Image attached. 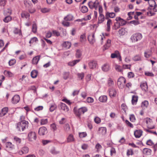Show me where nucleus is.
Wrapping results in <instances>:
<instances>
[{
	"label": "nucleus",
	"mask_w": 157,
	"mask_h": 157,
	"mask_svg": "<svg viewBox=\"0 0 157 157\" xmlns=\"http://www.w3.org/2000/svg\"><path fill=\"white\" fill-rule=\"evenodd\" d=\"M50 152L53 155H56L59 153V151L56 150L54 148H52Z\"/></svg>",
	"instance_id": "09e8293b"
},
{
	"label": "nucleus",
	"mask_w": 157,
	"mask_h": 157,
	"mask_svg": "<svg viewBox=\"0 0 157 157\" xmlns=\"http://www.w3.org/2000/svg\"><path fill=\"white\" fill-rule=\"evenodd\" d=\"M20 100L19 95H15L12 98L11 102L13 104H16L19 102Z\"/></svg>",
	"instance_id": "2eb2a0df"
},
{
	"label": "nucleus",
	"mask_w": 157,
	"mask_h": 157,
	"mask_svg": "<svg viewBox=\"0 0 157 157\" xmlns=\"http://www.w3.org/2000/svg\"><path fill=\"white\" fill-rule=\"evenodd\" d=\"M151 129L148 128V129H146L145 130L147 132H148L150 133L153 134L155 135H157V134L156 131H153L151 130Z\"/></svg>",
	"instance_id": "5fc2aeb1"
},
{
	"label": "nucleus",
	"mask_w": 157,
	"mask_h": 157,
	"mask_svg": "<svg viewBox=\"0 0 157 157\" xmlns=\"http://www.w3.org/2000/svg\"><path fill=\"white\" fill-rule=\"evenodd\" d=\"M14 140L18 144H20L21 143V139L18 138V137L17 136H15L14 137Z\"/></svg>",
	"instance_id": "69168bd1"
},
{
	"label": "nucleus",
	"mask_w": 157,
	"mask_h": 157,
	"mask_svg": "<svg viewBox=\"0 0 157 157\" xmlns=\"http://www.w3.org/2000/svg\"><path fill=\"white\" fill-rule=\"evenodd\" d=\"M69 75V72H65L63 74V78L66 80L68 78Z\"/></svg>",
	"instance_id": "680f3d73"
},
{
	"label": "nucleus",
	"mask_w": 157,
	"mask_h": 157,
	"mask_svg": "<svg viewBox=\"0 0 157 157\" xmlns=\"http://www.w3.org/2000/svg\"><path fill=\"white\" fill-rule=\"evenodd\" d=\"M105 40V44L104 46L105 50L108 49L110 46L111 40Z\"/></svg>",
	"instance_id": "7c9ffc66"
},
{
	"label": "nucleus",
	"mask_w": 157,
	"mask_h": 157,
	"mask_svg": "<svg viewBox=\"0 0 157 157\" xmlns=\"http://www.w3.org/2000/svg\"><path fill=\"white\" fill-rule=\"evenodd\" d=\"M98 4V2L97 0L94 2L91 1L88 3V6L91 9L95 8V10L97 9Z\"/></svg>",
	"instance_id": "423d86ee"
},
{
	"label": "nucleus",
	"mask_w": 157,
	"mask_h": 157,
	"mask_svg": "<svg viewBox=\"0 0 157 157\" xmlns=\"http://www.w3.org/2000/svg\"><path fill=\"white\" fill-rule=\"evenodd\" d=\"M138 97L137 96L133 95L132 97V103L133 105H136L138 101Z\"/></svg>",
	"instance_id": "2f4dec72"
},
{
	"label": "nucleus",
	"mask_w": 157,
	"mask_h": 157,
	"mask_svg": "<svg viewBox=\"0 0 157 157\" xmlns=\"http://www.w3.org/2000/svg\"><path fill=\"white\" fill-rule=\"evenodd\" d=\"M115 69L118 72H121L122 71L121 67L120 66L117 64L115 65Z\"/></svg>",
	"instance_id": "3c124183"
},
{
	"label": "nucleus",
	"mask_w": 157,
	"mask_h": 157,
	"mask_svg": "<svg viewBox=\"0 0 157 157\" xmlns=\"http://www.w3.org/2000/svg\"><path fill=\"white\" fill-rule=\"evenodd\" d=\"M4 74L5 75L9 77H12L13 75V74L10 71L6 70L4 71Z\"/></svg>",
	"instance_id": "e433bc0d"
},
{
	"label": "nucleus",
	"mask_w": 157,
	"mask_h": 157,
	"mask_svg": "<svg viewBox=\"0 0 157 157\" xmlns=\"http://www.w3.org/2000/svg\"><path fill=\"white\" fill-rule=\"evenodd\" d=\"M73 17L71 14L68 15L64 17V19L66 21H71L73 20Z\"/></svg>",
	"instance_id": "37998d69"
},
{
	"label": "nucleus",
	"mask_w": 157,
	"mask_h": 157,
	"mask_svg": "<svg viewBox=\"0 0 157 157\" xmlns=\"http://www.w3.org/2000/svg\"><path fill=\"white\" fill-rule=\"evenodd\" d=\"M118 33L121 35H123L127 33V31L126 29L122 28L119 30Z\"/></svg>",
	"instance_id": "f704fd0d"
},
{
	"label": "nucleus",
	"mask_w": 157,
	"mask_h": 157,
	"mask_svg": "<svg viewBox=\"0 0 157 157\" xmlns=\"http://www.w3.org/2000/svg\"><path fill=\"white\" fill-rule=\"evenodd\" d=\"M81 12L83 13H85L88 11V9L86 6H82L81 7Z\"/></svg>",
	"instance_id": "a18cd8bd"
},
{
	"label": "nucleus",
	"mask_w": 157,
	"mask_h": 157,
	"mask_svg": "<svg viewBox=\"0 0 157 157\" xmlns=\"http://www.w3.org/2000/svg\"><path fill=\"white\" fill-rule=\"evenodd\" d=\"M80 61L79 59L74 60L68 63V65L70 66H73L75 65L77 63Z\"/></svg>",
	"instance_id": "72a5a7b5"
},
{
	"label": "nucleus",
	"mask_w": 157,
	"mask_h": 157,
	"mask_svg": "<svg viewBox=\"0 0 157 157\" xmlns=\"http://www.w3.org/2000/svg\"><path fill=\"white\" fill-rule=\"evenodd\" d=\"M50 9L44 8L41 9V11L43 13H46L49 12L50 11Z\"/></svg>",
	"instance_id": "13d9d810"
},
{
	"label": "nucleus",
	"mask_w": 157,
	"mask_h": 157,
	"mask_svg": "<svg viewBox=\"0 0 157 157\" xmlns=\"http://www.w3.org/2000/svg\"><path fill=\"white\" fill-rule=\"evenodd\" d=\"M150 7H149L148 9L150 10L147 12V15L149 16H154L155 15V12H153V8L156 7L157 4L155 2L154 0H149L147 1Z\"/></svg>",
	"instance_id": "f257e3e1"
},
{
	"label": "nucleus",
	"mask_w": 157,
	"mask_h": 157,
	"mask_svg": "<svg viewBox=\"0 0 157 157\" xmlns=\"http://www.w3.org/2000/svg\"><path fill=\"white\" fill-rule=\"evenodd\" d=\"M129 119L132 122H134L136 120L135 116L133 114H131L130 116Z\"/></svg>",
	"instance_id": "338daca9"
},
{
	"label": "nucleus",
	"mask_w": 157,
	"mask_h": 157,
	"mask_svg": "<svg viewBox=\"0 0 157 157\" xmlns=\"http://www.w3.org/2000/svg\"><path fill=\"white\" fill-rule=\"evenodd\" d=\"M151 50H148L145 51L144 53V57L147 58H148L151 56Z\"/></svg>",
	"instance_id": "393cba45"
},
{
	"label": "nucleus",
	"mask_w": 157,
	"mask_h": 157,
	"mask_svg": "<svg viewBox=\"0 0 157 157\" xmlns=\"http://www.w3.org/2000/svg\"><path fill=\"white\" fill-rule=\"evenodd\" d=\"M140 86L142 89L145 91H147L148 90V87L147 84L146 82L141 83Z\"/></svg>",
	"instance_id": "bb28decb"
},
{
	"label": "nucleus",
	"mask_w": 157,
	"mask_h": 157,
	"mask_svg": "<svg viewBox=\"0 0 157 157\" xmlns=\"http://www.w3.org/2000/svg\"><path fill=\"white\" fill-rule=\"evenodd\" d=\"M64 130L67 132H68L70 130V126L68 124H66L64 127Z\"/></svg>",
	"instance_id": "8fccbe9b"
},
{
	"label": "nucleus",
	"mask_w": 157,
	"mask_h": 157,
	"mask_svg": "<svg viewBox=\"0 0 157 157\" xmlns=\"http://www.w3.org/2000/svg\"><path fill=\"white\" fill-rule=\"evenodd\" d=\"M108 21L107 22V28L106 30L109 32L110 30V25L112 24V20L110 19H107Z\"/></svg>",
	"instance_id": "a878e982"
},
{
	"label": "nucleus",
	"mask_w": 157,
	"mask_h": 157,
	"mask_svg": "<svg viewBox=\"0 0 157 157\" xmlns=\"http://www.w3.org/2000/svg\"><path fill=\"white\" fill-rule=\"evenodd\" d=\"M16 63V60L14 59H12L10 60L9 62V64L10 66H12Z\"/></svg>",
	"instance_id": "0e129e2a"
},
{
	"label": "nucleus",
	"mask_w": 157,
	"mask_h": 157,
	"mask_svg": "<svg viewBox=\"0 0 157 157\" xmlns=\"http://www.w3.org/2000/svg\"><path fill=\"white\" fill-rule=\"evenodd\" d=\"M12 17L10 16H7L3 19V21L5 23H8L11 21Z\"/></svg>",
	"instance_id": "4c0bfd02"
},
{
	"label": "nucleus",
	"mask_w": 157,
	"mask_h": 157,
	"mask_svg": "<svg viewBox=\"0 0 157 157\" xmlns=\"http://www.w3.org/2000/svg\"><path fill=\"white\" fill-rule=\"evenodd\" d=\"M109 95L111 98L115 97L117 93L116 90L114 88H110L108 90Z\"/></svg>",
	"instance_id": "9b49d317"
},
{
	"label": "nucleus",
	"mask_w": 157,
	"mask_h": 157,
	"mask_svg": "<svg viewBox=\"0 0 157 157\" xmlns=\"http://www.w3.org/2000/svg\"><path fill=\"white\" fill-rule=\"evenodd\" d=\"M111 57L112 58H117L119 59L120 61L121 60V56L118 51H115L114 53H112L111 55Z\"/></svg>",
	"instance_id": "9d476101"
},
{
	"label": "nucleus",
	"mask_w": 157,
	"mask_h": 157,
	"mask_svg": "<svg viewBox=\"0 0 157 157\" xmlns=\"http://www.w3.org/2000/svg\"><path fill=\"white\" fill-rule=\"evenodd\" d=\"M21 17L22 18H29L30 17V15L27 12H22L21 14Z\"/></svg>",
	"instance_id": "ea45409f"
},
{
	"label": "nucleus",
	"mask_w": 157,
	"mask_h": 157,
	"mask_svg": "<svg viewBox=\"0 0 157 157\" xmlns=\"http://www.w3.org/2000/svg\"><path fill=\"white\" fill-rule=\"evenodd\" d=\"M8 108L5 107L3 108L0 112V116L2 117L5 115L8 111Z\"/></svg>",
	"instance_id": "4be33fe9"
},
{
	"label": "nucleus",
	"mask_w": 157,
	"mask_h": 157,
	"mask_svg": "<svg viewBox=\"0 0 157 157\" xmlns=\"http://www.w3.org/2000/svg\"><path fill=\"white\" fill-rule=\"evenodd\" d=\"M107 96L103 95L100 96L99 98V101L102 102H105L107 101Z\"/></svg>",
	"instance_id": "473e14b6"
},
{
	"label": "nucleus",
	"mask_w": 157,
	"mask_h": 157,
	"mask_svg": "<svg viewBox=\"0 0 157 157\" xmlns=\"http://www.w3.org/2000/svg\"><path fill=\"white\" fill-rule=\"evenodd\" d=\"M75 140V139L74 137L71 134H70L67 138V142L70 143L71 142H74Z\"/></svg>",
	"instance_id": "b1692460"
},
{
	"label": "nucleus",
	"mask_w": 157,
	"mask_h": 157,
	"mask_svg": "<svg viewBox=\"0 0 157 157\" xmlns=\"http://www.w3.org/2000/svg\"><path fill=\"white\" fill-rule=\"evenodd\" d=\"M28 137L30 140H35L36 138V133L34 132H30L28 134Z\"/></svg>",
	"instance_id": "dca6fc26"
},
{
	"label": "nucleus",
	"mask_w": 157,
	"mask_h": 157,
	"mask_svg": "<svg viewBox=\"0 0 157 157\" xmlns=\"http://www.w3.org/2000/svg\"><path fill=\"white\" fill-rule=\"evenodd\" d=\"M12 13V10L11 8H9L7 9L5 12V15L7 16H10L11 14Z\"/></svg>",
	"instance_id": "49530a36"
},
{
	"label": "nucleus",
	"mask_w": 157,
	"mask_h": 157,
	"mask_svg": "<svg viewBox=\"0 0 157 157\" xmlns=\"http://www.w3.org/2000/svg\"><path fill=\"white\" fill-rule=\"evenodd\" d=\"M6 147L10 150H12L14 147V146L10 142H8L6 143Z\"/></svg>",
	"instance_id": "79ce46f5"
},
{
	"label": "nucleus",
	"mask_w": 157,
	"mask_h": 157,
	"mask_svg": "<svg viewBox=\"0 0 157 157\" xmlns=\"http://www.w3.org/2000/svg\"><path fill=\"white\" fill-rule=\"evenodd\" d=\"M89 66L90 69H94L96 68L98 66L97 62L95 60H91L89 63Z\"/></svg>",
	"instance_id": "0eeeda50"
},
{
	"label": "nucleus",
	"mask_w": 157,
	"mask_h": 157,
	"mask_svg": "<svg viewBox=\"0 0 157 157\" xmlns=\"http://www.w3.org/2000/svg\"><path fill=\"white\" fill-rule=\"evenodd\" d=\"M144 121H145L148 128L153 129L155 128L154 125L153 123L152 120L150 118L147 117L144 119Z\"/></svg>",
	"instance_id": "20e7f679"
},
{
	"label": "nucleus",
	"mask_w": 157,
	"mask_h": 157,
	"mask_svg": "<svg viewBox=\"0 0 157 157\" xmlns=\"http://www.w3.org/2000/svg\"><path fill=\"white\" fill-rule=\"evenodd\" d=\"M37 30V26L36 24H34L33 25L32 31L34 33H35L36 32Z\"/></svg>",
	"instance_id": "864d4df0"
},
{
	"label": "nucleus",
	"mask_w": 157,
	"mask_h": 157,
	"mask_svg": "<svg viewBox=\"0 0 157 157\" xmlns=\"http://www.w3.org/2000/svg\"><path fill=\"white\" fill-rule=\"evenodd\" d=\"M105 18L103 14H99L98 18V24H101L105 20Z\"/></svg>",
	"instance_id": "cd10ccee"
},
{
	"label": "nucleus",
	"mask_w": 157,
	"mask_h": 157,
	"mask_svg": "<svg viewBox=\"0 0 157 157\" xmlns=\"http://www.w3.org/2000/svg\"><path fill=\"white\" fill-rule=\"evenodd\" d=\"M40 55L34 57L32 59V63L33 64H37L40 59Z\"/></svg>",
	"instance_id": "6ab92c4d"
},
{
	"label": "nucleus",
	"mask_w": 157,
	"mask_h": 157,
	"mask_svg": "<svg viewBox=\"0 0 157 157\" xmlns=\"http://www.w3.org/2000/svg\"><path fill=\"white\" fill-rule=\"evenodd\" d=\"M87 107H83L79 108L77 111H74L75 113L77 116H80L82 114H84L87 111Z\"/></svg>",
	"instance_id": "39448f33"
},
{
	"label": "nucleus",
	"mask_w": 157,
	"mask_h": 157,
	"mask_svg": "<svg viewBox=\"0 0 157 157\" xmlns=\"http://www.w3.org/2000/svg\"><path fill=\"white\" fill-rule=\"evenodd\" d=\"M13 32L15 34H18L20 36H21L22 35L21 30L18 28H15Z\"/></svg>",
	"instance_id": "c03bdc74"
},
{
	"label": "nucleus",
	"mask_w": 157,
	"mask_h": 157,
	"mask_svg": "<svg viewBox=\"0 0 157 157\" xmlns=\"http://www.w3.org/2000/svg\"><path fill=\"white\" fill-rule=\"evenodd\" d=\"M142 36L141 33H137L133 34L131 36L130 39H141Z\"/></svg>",
	"instance_id": "6e6552de"
},
{
	"label": "nucleus",
	"mask_w": 157,
	"mask_h": 157,
	"mask_svg": "<svg viewBox=\"0 0 157 157\" xmlns=\"http://www.w3.org/2000/svg\"><path fill=\"white\" fill-rule=\"evenodd\" d=\"M154 143L151 140H147L146 142V144L148 145L153 146V145H154Z\"/></svg>",
	"instance_id": "e2e57ef3"
},
{
	"label": "nucleus",
	"mask_w": 157,
	"mask_h": 157,
	"mask_svg": "<svg viewBox=\"0 0 157 157\" xmlns=\"http://www.w3.org/2000/svg\"><path fill=\"white\" fill-rule=\"evenodd\" d=\"M151 150L150 149L144 148L143 150V153L145 155H150L151 154Z\"/></svg>",
	"instance_id": "c85d7f7f"
},
{
	"label": "nucleus",
	"mask_w": 157,
	"mask_h": 157,
	"mask_svg": "<svg viewBox=\"0 0 157 157\" xmlns=\"http://www.w3.org/2000/svg\"><path fill=\"white\" fill-rule=\"evenodd\" d=\"M38 74V72L36 70H33L31 73V75L33 78H36Z\"/></svg>",
	"instance_id": "a19ab883"
},
{
	"label": "nucleus",
	"mask_w": 157,
	"mask_h": 157,
	"mask_svg": "<svg viewBox=\"0 0 157 157\" xmlns=\"http://www.w3.org/2000/svg\"><path fill=\"white\" fill-rule=\"evenodd\" d=\"M126 82L125 79L123 77L119 78L117 82V84L119 88L122 89L124 88Z\"/></svg>",
	"instance_id": "7ed1b4c3"
},
{
	"label": "nucleus",
	"mask_w": 157,
	"mask_h": 157,
	"mask_svg": "<svg viewBox=\"0 0 157 157\" xmlns=\"http://www.w3.org/2000/svg\"><path fill=\"white\" fill-rule=\"evenodd\" d=\"M120 26L121 25H120V24H119V23L117 21V22L115 23L114 24V26L113 27V29H114L116 30L118 29L120 27Z\"/></svg>",
	"instance_id": "bf43d9fd"
},
{
	"label": "nucleus",
	"mask_w": 157,
	"mask_h": 157,
	"mask_svg": "<svg viewBox=\"0 0 157 157\" xmlns=\"http://www.w3.org/2000/svg\"><path fill=\"white\" fill-rule=\"evenodd\" d=\"M132 59L134 61H140L141 60V55H136L132 58Z\"/></svg>",
	"instance_id": "5701e85b"
},
{
	"label": "nucleus",
	"mask_w": 157,
	"mask_h": 157,
	"mask_svg": "<svg viewBox=\"0 0 157 157\" xmlns=\"http://www.w3.org/2000/svg\"><path fill=\"white\" fill-rule=\"evenodd\" d=\"M51 129L53 131H55L57 129L56 125L55 123H53L50 125Z\"/></svg>",
	"instance_id": "774afa93"
},
{
	"label": "nucleus",
	"mask_w": 157,
	"mask_h": 157,
	"mask_svg": "<svg viewBox=\"0 0 157 157\" xmlns=\"http://www.w3.org/2000/svg\"><path fill=\"white\" fill-rule=\"evenodd\" d=\"M52 36L57 37L59 36L60 35L59 32L56 30H53L52 32Z\"/></svg>",
	"instance_id": "de8ad7c7"
},
{
	"label": "nucleus",
	"mask_w": 157,
	"mask_h": 157,
	"mask_svg": "<svg viewBox=\"0 0 157 157\" xmlns=\"http://www.w3.org/2000/svg\"><path fill=\"white\" fill-rule=\"evenodd\" d=\"M142 132L141 130H136L134 132V135L136 138H139L142 135Z\"/></svg>",
	"instance_id": "aec40b11"
},
{
	"label": "nucleus",
	"mask_w": 157,
	"mask_h": 157,
	"mask_svg": "<svg viewBox=\"0 0 157 157\" xmlns=\"http://www.w3.org/2000/svg\"><path fill=\"white\" fill-rule=\"evenodd\" d=\"M148 105V102L147 101H144L142 103L141 107L143 109H145Z\"/></svg>",
	"instance_id": "58836bf2"
},
{
	"label": "nucleus",
	"mask_w": 157,
	"mask_h": 157,
	"mask_svg": "<svg viewBox=\"0 0 157 157\" xmlns=\"http://www.w3.org/2000/svg\"><path fill=\"white\" fill-rule=\"evenodd\" d=\"M98 134L100 135H105L106 133V128L105 127H101L98 128Z\"/></svg>",
	"instance_id": "4468645a"
},
{
	"label": "nucleus",
	"mask_w": 157,
	"mask_h": 157,
	"mask_svg": "<svg viewBox=\"0 0 157 157\" xmlns=\"http://www.w3.org/2000/svg\"><path fill=\"white\" fill-rule=\"evenodd\" d=\"M56 106L55 104L51 105L50 108V111L51 112H52L56 108Z\"/></svg>",
	"instance_id": "4d7b16f0"
},
{
	"label": "nucleus",
	"mask_w": 157,
	"mask_h": 157,
	"mask_svg": "<svg viewBox=\"0 0 157 157\" xmlns=\"http://www.w3.org/2000/svg\"><path fill=\"white\" fill-rule=\"evenodd\" d=\"M47 132V129L45 127H41L39 128L38 133L40 135L43 136Z\"/></svg>",
	"instance_id": "f8f14e48"
},
{
	"label": "nucleus",
	"mask_w": 157,
	"mask_h": 157,
	"mask_svg": "<svg viewBox=\"0 0 157 157\" xmlns=\"http://www.w3.org/2000/svg\"><path fill=\"white\" fill-rule=\"evenodd\" d=\"M82 56V52L79 50H77L76 53V56L77 58H79Z\"/></svg>",
	"instance_id": "603ef678"
},
{
	"label": "nucleus",
	"mask_w": 157,
	"mask_h": 157,
	"mask_svg": "<svg viewBox=\"0 0 157 157\" xmlns=\"http://www.w3.org/2000/svg\"><path fill=\"white\" fill-rule=\"evenodd\" d=\"M115 16V13L113 12L109 13L106 12L105 13V19H109V17L113 18Z\"/></svg>",
	"instance_id": "a211bd4d"
},
{
	"label": "nucleus",
	"mask_w": 157,
	"mask_h": 157,
	"mask_svg": "<svg viewBox=\"0 0 157 157\" xmlns=\"http://www.w3.org/2000/svg\"><path fill=\"white\" fill-rule=\"evenodd\" d=\"M59 108L60 110H63L65 112H68L69 110V109L66 105L63 103H60L59 105Z\"/></svg>",
	"instance_id": "1a4fd4ad"
},
{
	"label": "nucleus",
	"mask_w": 157,
	"mask_h": 157,
	"mask_svg": "<svg viewBox=\"0 0 157 157\" xmlns=\"http://www.w3.org/2000/svg\"><path fill=\"white\" fill-rule=\"evenodd\" d=\"M71 43L68 41L65 42L62 44L63 47L67 49L71 47Z\"/></svg>",
	"instance_id": "c756f323"
},
{
	"label": "nucleus",
	"mask_w": 157,
	"mask_h": 157,
	"mask_svg": "<svg viewBox=\"0 0 157 157\" xmlns=\"http://www.w3.org/2000/svg\"><path fill=\"white\" fill-rule=\"evenodd\" d=\"M79 136L80 138H83L87 136V134L86 132H80L79 134Z\"/></svg>",
	"instance_id": "6e6d98bb"
},
{
	"label": "nucleus",
	"mask_w": 157,
	"mask_h": 157,
	"mask_svg": "<svg viewBox=\"0 0 157 157\" xmlns=\"http://www.w3.org/2000/svg\"><path fill=\"white\" fill-rule=\"evenodd\" d=\"M107 85L109 87H112L114 86V82L113 80L110 78H109L107 80Z\"/></svg>",
	"instance_id": "c9c22d12"
},
{
	"label": "nucleus",
	"mask_w": 157,
	"mask_h": 157,
	"mask_svg": "<svg viewBox=\"0 0 157 157\" xmlns=\"http://www.w3.org/2000/svg\"><path fill=\"white\" fill-rule=\"evenodd\" d=\"M29 151V148L26 147H23L21 151H19L18 153L20 155H22L23 154L27 153Z\"/></svg>",
	"instance_id": "f3484780"
},
{
	"label": "nucleus",
	"mask_w": 157,
	"mask_h": 157,
	"mask_svg": "<svg viewBox=\"0 0 157 157\" xmlns=\"http://www.w3.org/2000/svg\"><path fill=\"white\" fill-rule=\"evenodd\" d=\"M28 124L27 121H22L16 124V129L19 132L23 131L28 127Z\"/></svg>",
	"instance_id": "f03ea898"
},
{
	"label": "nucleus",
	"mask_w": 157,
	"mask_h": 157,
	"mask_svg": "<svg viewBox=\"0 0 157 157\" xmlns=\"http://www.w3.org/2000/svg\"><path fill=\"white\" fill-rule=\"evenodd\" d=\"M115 20L119 23L121 26L125 25L126 23V21L120 17H116Z\"/></svg>",
	"instance_id": "ddd939ff"
},
{
	"label": "nucleus",
	"mask_w": 157,
	"mask_h": 157,
	"mask_svg": "<svg viewBox=\"0 0 157 157\" xmlns=\"http://www.w3.org/2000/svg\"><path fill=\"white\" fill-rule=\"evenodd\" d=\"M52 36V32L50 31L46 33L45 34V36L47 38H49Z\"/></svg>",
	"instance_id": "052dcab7"
},
{
	"label": "nucleus",
	"mask_w": 157,
	"mask_h": 157,
	"mask_svg": "<svg viewBox=\"0 0 157 157\" xmlns=\"http://www.w3.org/2000/svg\"><path fill=\"white\" fill-rule=\"evenodd\" d=\"M110 66L108 63H105L104 64L102 67V69L103 71L105 72H107L110 69Z\"/></svg>",
	"instance_id": "412c9836"
}]
</instances>
